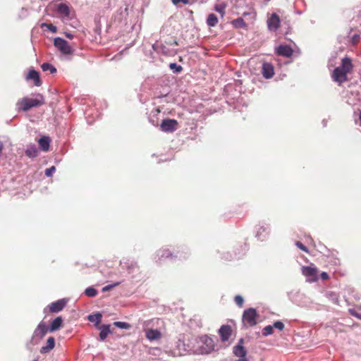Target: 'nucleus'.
Here are the masks:
<instances>
[{
  "label": "nucleus",
  "mask_w": 361,
  "mask_h": 361,
  "mask_svg": "<svg viewBox=\"0 0 361 361\" xmlns=\"http://www.w3.org/2000/svg\"><path fill=\"white\" fill-rule=\"evenodd\" d=\"M152 321H145L143 324V329L145 333L146 338L150 341H159L162 337V334L158 329L149 328V325Z\"/></svg>",
  "instance_id": "obj_4"
},
{
  "label": "nucleus",
  "mask_w": 361,
  "mask_h": 361,
  "mask_svg": "<svg viewBox=\"0 0 361 361\" xmlns=\"http://www.w3.org/2000/svg\"><path fill=\"white\" fill-rule=\"evenodd\" d=\"M169 67L171 70H174V72L176 73H179L182 71V67L180 66H178L176 63H170Z\"/></svg>",
  "instance_id": "obj_33"
},
{
  "label": "nucleus",
  "mask_w": 361,
  "mask_h": 361,
  "mask_svg": "<svg viewBox=\"0 0 361 361\" xmlns=\"http://www.w3.org/2000/svg\"><path fill=\"white\" fill-rule=\"evenodd\" d=\"M39 145L42 150L47 152L49 150L50 139L49 137H42L39 140Z\"/></svg>",
  "instance_id": "obj_22"
},
{
  "label": "nucleus",
  "mask_w": 361,
  "mask_h": 361,
  "mask_svg": "<svg viewBox=\"0 0 361 361\" xmlns=\"http://www.w3.org/2000/svg\"><path fill=\"white\" fill-rule=\"evenodd\" d=\"M295 245H296V246L298 247H299L302 250H303V251H305L306 252H308L307 247L302 243H301L300 242H299V241L296 242Z\"/></svg>",
  "instance_id": "obj_39"
},
{
  "label": "nucleus",
  "mask_w": 361,
  "mask_h": 361,
  "mask_svg": "<svg viewBox=\"0 0 361 361\" xmlns=\"http://www.w3.org/2000/svg\"><path fill=\"white\" fill-rule=\"evenodd\" d=\"M232 333L231 328L229 325H223L219 330V334L221 341L226 342L228 341Z\"/></svg>",
  "instance_id": "obj_14"
},
{
  "label": "nucleus",
  "mask_w": 361,
  "mask_h": 361,
  "mask_svg": "<svg viewBox=\"0 0 361 361\" xmlns=\"http://www.w3.org/2000/svg\"><path fill=\"white\" fill-rule=\"evenodd\" d=\"M56 11L63 22L66 23L71 19V10L66 4H60L57 5Z\"/></svg>",
  "instance_id": "obj_9"
},
{
  "label": "nucleus",
  "mask_w": 361,
  "mask_h": 361,
  "mask_svg": "<svg viewBox=\"0 0 361 361\" xmlns=\"http://www.w3.org/2000/svg\"><path fill=\"white\" fill-rule=\"evenodd\" d=\"M45 104V99L40 93H35L24 97V111L39 107Z\"/></svg>",
  "instance_id": "obj_3"
},
{
  "label": "nucleus",
  "mask_w": 361,
  "mask_h": 361,
  "mask_svg": "<svg viewBox=\"0 0 361 361\" xmlns=\"http://www.w3.org/2000/svg\"><path fill=\"white\" fill-rule=\"evenodd\" d=\"M178 122L174 119H164L161 123L160 128L162 131L171 133L177 129Z\"/></svg>",
  "instance_id": "obj_11"
},
{
  "label": "nucleus",
  "mask_w": 361,
  "mask_h": 361,
  "mask_svg": "<svg viewBox=\"0 0 361 361\" xmlns=\"http://www.w3.org/2000/svg\"><path fill=\"white\" fill-rule=\"evenodd\" d=\"M178 2H183L184 4H188V0H177Z\"/></svg>",
  "instance_id": "obj_43"
},
{
  "label": "nucleus",
  "mask_w": 361,
  "mask_h": 361,
  "mask_svg": "<svg viewBox=\"0 0 361 361\" xmlns=\"http://www.w3.org/2000/svg\"><path fill=\"white\" fill-rule=\"evenodd\" d=\"M232 24L235 27H245L246 25L244 20L240 18L233 20Z\"/></svg>",
  "instance_id": "obj_28"
},
{
  "label": "nucleus",
  "mask_w": 361,
  "mask_h": 361,
  "mask_svg": "<svg viewBox=\"0 0 361 361\" xmlns=\"http://www.w3.org/2000/svg\"><path fill=\"white\" fill-rule=\"evenodd\" d=\"M65 35L66 37H68L69 39H72L73 37V35L69 32H66Z\"/></svg>",
  "instance_id": "obj_42"
},
{
  "label": "nucleus",
  "mask_w": 361,
  "mask_h": 361,
  "mask_svg": "<svg viewBox=\"0 0 361 361\" xmlns=\"http://www.w3.org/2000/svg\"><path fill=\"white\" fill-rule=\"evenodd\" d=\"M320 276L322 280H327L329 279V274L326 272H322Z\"/></svg>",
  "instance_id": "obj_40"
},
{
  "label": "nucleus",
  "mask_w": 361,
  "mask_h": 361,
  "mask_svg": "<svg viewBox=\"0 0 361 361\" xmlns=\"http://www.w3.org/2000/svg\"><path fill=\"white\" fill-rule=\"evenodd\" d=\"M207 23L210 27H214L218 23V18L214 13H210L207 19Z\"/></svg>",
  "instance_id": "obj_24"
},
{
  "label": "nucleus",
  "mask_w": 361,
  "mask_h": 361,
  "mask_svg": "<svg viewBox=\"0 0 361 361\" xmlns=\"http://www.w3.org/2000/svg\"><path fill=\"white\" fill-rule=\"evenodd\" d=\"M85 294L88 297H94L97 295V290L93 287H88L85 289Z\"/></svg>",
  "instance_id": "obj_29"
},
{
  "label": "nucleus",
  "mask_w": 361,
  "mask_h": 361,
  "mask_svg": "<svg viewBox=\"0 0 361 361\" xmlns=\"http://www.w3.org/2000/svg\"><path fill=\"white\" fill-rule=\"evenodd\" d=\"M199 345L197 355H208L215 350L214 341L207 335L199 337Z\"/></svg>",
  "instance_id": "obj_2"
},
{
  "label": "nucleus",
  "mask_w": 361,
  "mask_h": 361,
  "mask_svg": "<svg viewBox=\"0 0 361 361\" xmlns=\"http://www.w3.org/2000/svg\"><path fill=\"white\" fill-rule=\"evenodd\" d=\"M49 331V329L46 326L45 324L40 323L36 330L35 331V334L37 336H39L40 338H42L44 336V335L47 334V332Z\"/></svg>",
  "instance_id": "obj_21"
},
{
  "label": "nucleus",
  "mask_w": 361,
  "mask_h": 361,
  "mask_svg": "<svg viewBox=\"0 0 361 361\" xmlns=\"http://www.w3.org/2000/svg\"><path fill=\"white\" fill-rule=\"evenodd\" d=\"M262 74L265 78H271L274 74L273 66L268 63H264L262 66Z\"/></svg>",
  "instance_id": "obj_18"
},
{
  "label": "nucleus",
  "mask_w": 361,
  "mask_h": 361,
  "mask_svg": "<svg viewBox=\"0 0 361 361\" xmlns=\"http://www.w3.org/2000/svg\"><path fill=\"white\" fill-rule=\"evenodd\" d=\"M54 44L63 54H71L73 52V49L68 44V43L61 37H56L54 40Z\"/></svg>",
  "instance_id": "obj_5"
},
{
  "label": "nucleus",
  "mask_w": 361,
  "mask_h": 361,
  "mask_svg": "<svg viewBox=\"0 0 361 361\" xmlns=\"http://www.w3.org/2000/svg\"><path fill=\"white\" fill-rule=\"evenodd\" d=\"M189 344V354H196L197 355V351H199V337H192L188 339Z\"/></svg>",
  "instance_id": "obj_15"
},
{
  "label": "nucleus",
  "mask_w": 361,
  "mask_h": 361,
  "mask_svg": "<svg viewBox=\"0 0 361 361\" xmlns=\"http://www.w3.org/2000/svg\"><path fill=\"white\" fill-rule=\"evenodd\" d=\"M100 333L99 338L102 341H104L108 335L111 333L109 325H102L99 327Z\"/></svg>",
  "instance_id": "obj_23"
},
{
  "label": "nucleus",
  "mask_w": 361,
  "mask_h": 361,
  "mask_svg": "<svg viewBox=\"0 0 361 361\" xmlns=\"http://www.w3.org/2000/svg\"><path fill=\"white\" fill-rule=\"evenodd\" d=\"M276 52L279 55L289 57L293 54V49L288 45H280L276 48Z\"/></svg>",
  "instance_id": "obj_17"
},
{
  "label": "nucleus",
  "mask_w": 361,
  "mask_h": 361,
  "mask_svg": "<svg viewBox=\"0 0 361 361\" xmlns=\"http://www.w3.org/2000/svg\"><path fill=\"white\" fill-rule=\"evenodd\" d=\"M273 326H271V325H269V326H265L263 330H262V334L263 336H267L269 335H271L273 333Z\"/></svg>",
  "instance_id": "obj_31"
},
{
  "label": "nucleus",
  "mask_w": 361,
  "mask_h": 361,
  "mask_svg": "<svg viewBox=\"0 0 361 361\" xmlns=\"http://www.w3.org/2000/svg\"><path fill=\"white\" fill-rule=\"evenodd\" d=\"M119 284H120L119 282H116L113 284L107 285L102 288V292H107V291L110 290L111 289H112L113 288L117 286Z\"/></svg>",
  "instance_id": "obj_34"
},
{
  "label": "nucleus",
  "mask_w": 361,
  "mask_h": 361,
  "mask_svg": "<svg viewBox=\"0 0 361 361\" xmlns=\"http://www.w3.org/2000/svg\"><path fill=\"white\" fill-rule=\"evenodd\" d=\"M41 68L43 71H49L51 73H54L56 72V68L49 63H42Z\"/></svg>",
  "instance_id": "obj_27"
},
{
  "label": "nucleus",
  "mask_w": 361,
  "mask_h": 361,
  "mask_svg": "<svg viewBox=\"0 0 361 361\" xmlns=\"http://www.w3.org/2000/svg\"><path fill=\"white\" fill-rule=\"evenodd\" d=\"M63 323V319L61 317H58L56 319H54L52 322L51 323V325L49 328V331L50 332H54L61 326Z\"/></svg>",
  "instance_id": "obj_20"
},
{
  "label": "nucleus",
  "mask_w": 361,
  "mask_h": 361,
  "mask_svg": "<svg viewBox=\"0 0 361 361\" xmlns=\"http://www.w3.org/2000/svg\"><path fill=\"white\" fill-rule=\"evenodd\" d=\"M273 327L281 331L284 328L283 324L280 321H276L274 323Z\"/></svg>",
  "instance_id": "obj_36"
},
{
  "label": "nucleus",
  "mask_w": 361,
  "mask_h": 361,
  "mask_svg": "<svg viewBox=\"0 0 361 361\" xmlns=\"http://www.w3.org/2000/svg\"><path fill=\"white\" fill-rule=\"evenodd\" d=\"M302 273L309 282H314L318 279V271L314 266L302 267Z\"/></svg>",
  "instance_id": "obj_7"
},
{
  "label": "nucleus",
  "mask_w": 361,
  "mask_h": 361,
  "mask_svg": "<svg viewBox=\"0 0 361 361\" xmlns=\"http://www.w3.org/2000/svg\"><path fill=\"white\" fill-rule=\"evenodd\" d=\"M189 344L188 340L185 341L179 339L176 343V348L178 350V354L179 355H183L187 353H189L188 349H189Z\"/></svg>",
  "instance_id": "obj_16"
},
{
  "label": "nucleus",
  "mask_w": 361,
  "mask_h": 361,
  "mask_svg": "<svg viewBox=\"0 0 361 361\" xmlns=\"http://www.w3.org/2000/svg\"><path fill=\"white\" fill-rule=\"evenodd\" d=\"M243 338H240L238 343L233 348V353L237 357L245 358L247 351L243 346Z\"/></svg>",
  "instance_id": "obj_13"
},
{
  "label": "nucleus",
  "mask_w": 361,
  "mask_h": 361,
  "mask_svg": "<svg viewBox=\"0 0 361 361\" xmlns=\"http://www.w3.org/2000/svg\"><path fill=\"white\" fill-rule=\"evenodd\" d=\"M38 149L34 146H29L25 152L26 154L30 157H36L38 155Z\"/></svg>",
  "instance_id": "obj_25"
},
{
  "label": "nucleus",
  "mask_w": 361,
  "mask_h": 361,
  "mask_svg": "<svg viewBox=\"0 0 361 361\" xmlns=\"http://www.w3.org/2000/svg\"><path fill=\"white\" fill-rule=\"evenodd\" d=\"M243 301L244 300L240 295H236L235 297V302L238 306L241 307L243 304Z\"/></svg>",
  "instance_id": "obj_37"
},
{
  "label": "nucleus",
  "mask_w": 361,
  "mask_h": 361,
  "mask_svg": "<svg viewBox=\"0 0 361 361\" xmlns=\"http://www.w3.org/2000/svg\"><path fill=\"white\" fill-rule=\"evenodd\" d=\"M224 10H225V6H222V5H216L215 6V11L218 13H220L222 14V16L224 14Z\"/></svg>",
  "instance_id": "obj_38"
},
{
  "label": "nucleus",
  "mask_w": 361,
  "mask_h": 361,
  "mask_svg": "<svg viewBox=\"0 0 361 361\" xmlns=\"http://www.w3.org/2000/svg\"><path fill=\"white\" fill-rule=\"evenodd\" d=\"M25 80L27 82H31L32 85L36 87H39L42 84L39 72L36 71L34 69H30L28 71V73L25 77Z\"/></svg>",
  "instance_id": "obj_8"
},
{
  "label": "nucleus",
  "mask_w": 361,
  "mask_h": 361,
  "mask_svg": "<svg viewBox=\"0 0 361 361\" xmlns=\"http://www.w3.org/2000/svg\"><path fill=\"white\" fill-rule=\"evenodd\" d=\"M353 69V64L350 59L344 57L342 59L341 65L334 69L332 78L339 85L347 80V74Z\"/></svg>",
  "instance_id": "obj_1"
},
{
  "label": "nucleus",
  "mask_w": 361,
  "mask_h": 361,
  "mask_svg": "<svg viewBox=\"0 0 361 361\" xmlns=\"http://www.w3.org/2000/svg\"><path fill=\"white\" fill-rule=\"evenodd\" d=\"M102 314L100 313H96L94 314H90L88 316V320L91 322H95L98 325L101 322Z\"/></svg>",
  "instance_id": "obj_26"
},
{
  "label": "nucleus",
  "mask_w": 361,
  "mask_h": 361,
  "mask_svg": "<svg viewBox=\"0 0 361 361\" xmlns=\"http://www.w3.org/2000/svg\"><path fill=\"white\" fill-rule=\"evenodd\" d=\"M267 23L269 30L275 32L280 26L281 20L276 13H272L268 18Z\"/></svg>",
  "instance_id": "obj_10"
},
{
  "label": "nucleus",
  "mask_w": 361,
  "mask_h": 361,
  "mask_svg": "<svg viewBox=\"0 0 361 361\" xmlns=\"http://www.w3.org/2000/svg\"><path fill=\"white\" fill-rule=\"evenodd\" d=\"M114 325L118 328L123 329H128L130 328V325L127 322H115L114 323Z\"/></svg>",
  "instance_id": "obj_30"
},
{
  "label": "nucleus",
  "mask_w": 361,
  "mask_h": 361,
  "mask_svg": "<svg viewBox=\"0 0 361 361\" xmlns=\"http://www.w3.org/2000/svg\"><path fill=\"white\" fill-rule=\"evenodd\" d=\"M161 252H162V254L161 255V258H163L164 257H168L170 255L168 250H164Z\"/></svg>",
  "instance_id": "obj_41"
},
{
  "label": "nucleus",
  "mask_w": 361,
  "mask_h": 361,
  "mask_svg": "<svg viewBox=\"0 0 361 361\" xmlns=\"http://www.w3.org/2000/svg\"><path fill=\"white\" fill-rule=\"evenodd\" d=\"M56 171L55 166H51L50 168H48L45 170V175L47 177H50L53 175V173Z\"/></svg>",
  "instance_id": "obj_35"
},
{
  "label": "nucleus",
  "mask_w": 361,
  "mask_h": 361,
  "mask_svg": "<svg viewBox=\"0 0 361 361\" xmlns=\"http://www.w3.org/2000/svg\"><path fill=\"white\" fill-rule=\"evenodd\" d=\"M67 300L66 299H61L56 302L51 303L48 307L51 312H59L61 311L66 305Z\"/></svg>",
  "instance_id": "obj_12"
},
{
  "label": "nucleus",
  "mask_w": 361,
  "mask_h": 361,
  "mask_svg": "<svg viewBox=\"0 0 361 361\" xmlns=\"http://www.w3.org/2000/svg\"><path fill=\"white\" fill-rule=\"evenodd\" d=\"M257 312L253 308L245 310L243 315V322L245 325L253 326L257 324Z\"/></svg>",
  "instance_id": "obj_6"
},
{
  "label": "nucleus",
  "mask_w": 361,
  "mask_h": 361,
  "mask_svg": "<svg viewBox=\"0 0 361 361\" xmlns=\"http://www.w3.org/2000/svg\"><path fill=\"white\" fill-rule=\"evenodd\" d=\"M55 346V340L54 337H49L47 341V343L44 346H42L40 352L42 353H46L52 350Z\"/></svg>",
  "instance_id": "obj_19"
},
{
  "label": "nucleus",
  "mask_w": 361,
  "mask_h": 361,
  "mask_svg": "<svg viewBox=\"0 0 361 361\" xmlns=\"http://www.w3.org/2000/svg\"><path fill=\"white\" fill-rule=\"evenodd\" d=\"M42 27H47L49 30H50L52 33H55L57 31V28L55 25L52 24L43 23L42 25Z\"/></svg>",
  "instance_id": "obj_32"
}]
</instances>
